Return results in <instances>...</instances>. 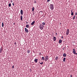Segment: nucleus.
Listing matches in <instances>:
<instances>
[{"instance_id":"obj_8","label":"nucleus","mask_w":77,"mask_h":77,"mask_svg":"<svg viewBox=\"0 0 77 77\" xmlns=\"http://www.w3.org/2000/svg\"><path fill=\"white\" fill-rule=\"evenodd\" d=\"M20 14L22 15H23V10H21L20 11Z\"/></svg>"},{"instance_id":"obj_15","label":"nucleus","mask_w":77,"mask_h":77,"mask_svg":"<svg viewBox=\"0 0 77 77\" xmlns=\"http://www.w3.org/2000/svg\"><path fill=\"white\" fill-rule=\"evenodd\" d=\"M39 63H40V64H41V65H42L43 64V62L40 61L39 62Z\"/></svg>"},{"instance_id":"obj_18","label":"nucleus","mask_w":77,"mask_h":77,"mask_svg":"<svg viewBox=\"0 0 77 77\" xmlns=\"http://www.w3.org/2000/svg\"><path fill=\"white\" fill-rule=\"evenodd\" d=\"M3 26H4V23L2 22V26L3 27Z\"/></svg>"},{"instance_id":"obj_34","label":"nucleus","mask_w":77,"mask_h":77,"mask_svg":"<svg viewBox=\"0 0 77 77\" xmlns=\"http://www.w3.org/2000/svg\"><path fill=\"white\" fill-rule=\"evenodd\" d=\"M42 60H44V58H42Z\"/></svg>"},{"instance_id":"obj_30","label":"nucleus","mask_w":77,"mask_h":77,"mask_svg":"<svg viewBox=\"0 0 77 77\" xmlns=\"http://www.w3.org/2000/svg\"><path fill=\"white\" fill-rule=\"evenodd\" d=\"M16 44H17V43L15 42V43H14V45H16Z\"/></svg>"},{"instance_id":"obj_37","label":"nucleus","mask_w":77,"mask_h":77,"mask_svg":"<svg viewBox=\"0 0 77 77\" xmlns=\"http://www.w3.org/2000/svg\"><path fill=\"white\" fill-rule=\"evenodd\" d=\"M15 23H13L14 25H15Z\"/></svg>"},{"instance_id":"obj_14","label":"nucleus","mask_w":77,"mask_h":77,"mask_svg":"<svg viewBox=\"0 0 77 77\" xmlns=\"http://www.w3.org/2000/svg\"><path fill=\"white\" fill-rule=\"evenodd\" d=\"M63 56H64V57H66V54L65 53H64L63 54Z\"/></svg>"},{"instance_id":"obj_44","label":"nucleus","mask_w":77,"mask_h":77,"mask_svg":"<svg viewBox=\"0 0 77 77\" xmlns=\"http://www.w3.org/2000/svg\"><path fill=\"white\" fill-rule=\"evenodd\" d=\"M56 58H57V57H56Z\"/></svg>"},{"instance_id":"obj_21","label":"nucleus","mask_w":77,"mask_h":77,"mask_svg":"<svg viewBox=\"0 0 77 77\" xmlns=\"http://www.w3.org/2000/svg\"><path fill=\"white\" fill-rule=\"evenodd\" d=\"M75 16L74 15L73 18V20H75Z\"/></svg>"},{"instance_id":"obj_28","label":"nucleus","mask_w":77,"mask_h":77,"mask_svg":"<svg viewBox=\"0 0 77 77\" xmlns=\"http://www.w3.org/2000/svg\"><path fill=\"white\" fill-rule=\"evenodd\" d=\"M41 53L40 52L39 53V55H41Z\"/></svg>"},{"instance_id":"obj_33","label":"nucleus","mask_w":77,"mask_h":77,"mask_svg":"<svg viewBox=\"0 0 77 77\" xmlns=\"http://www.w3.org/2000/svg\"><path fill=\"white\" fill-rule=\"evenodd\" d=\"M55 34L56 35H57V33H56V34Z\"/></svg>"},{"instance_id":"obj_24","label":"nucleus","mask_w":77,"mask_h":77,"mask_svg":"<svg viewBox=\"0 0 77 77\" xmlns=\"http://www.w3.org/2000/svg\"><path fill=\"white\" fill-rule=\"evenodd\" d=\"M65 58H64L63 59V61L65 62Z\"/></svg>"},{"instance_id":"obj_38","label":"nucleus","mask_w":77,"mask_h":77,"mask_svg":"<svg viewBox=\"0 0 77 77\" xmlns=\"http://www.w3.org/2000/svg\"><path fill=\"white\" fill-rule=\"evenodd\" d=\"M77 12H76V13H75V15H77Z\"/></svg>"},{"instance_id":"obj_26","label":"nucleus","mask_w":77,"mask_h":77,"mask_svg":"<svg viewBox=\"0 0 77 77\" xmlns=\"http://www.w3.org/2000/svg\"><path fill=\"white\" fill-rule=\"evenodd\" d=\"M50 2V0H48L47 2Z\"/></svg>"},{"instance_id":"obj_29","label":"nucleus","mask_w":77,"mask_h":77,"mask_svg":"<svg viewBox=\"0 0 77 77\" xmlns=\"http://www.w3.org/2000/svg\"><path fill=\"white\" fill-rule=\"evenodd\" d=\"M63 36H62L61 37V38H62V39H63Z\"/></svg>"},{"instance_id":"obj_19","label":"nucleus","mask_w":77,"mask_h":77,"mask_svg":"<svg viewBox=\"0 0 77 77\" xmlns=\"http://www.w3.org/2000/svg\"><path fill=\"white\" fill-rule=\"evenodd\" d=\"M9 7H11V4L9 3L8 5Z\"/></svg>"},{"instance_id":"obj_12","label":"nucleus","mask_w":77,"mask_h":77,"mask_svg":"<svg viewBox=\"0 0 77 77\" xmlns=\"http://www.w3.org/2000/svg\"><path fill=\"white\" fill-rule=\"evenodd\" d=\"M62 40L60 39L59 40V44H61V43H62Z\"/></svg>"},{"instance_id":"obj_25","label":"nucleus","mask_w":77,"mask_h":77,"mask_svg":"<svg viewBox=\"0 0 77 77\" xmlns=\"http://www.w3.org/2000/svg\"><path fill=\"white\" fill-rule=\"evenodd\" d=\"M34 3H36V1L35 0L34 1Z\"/></svg>"},{"instance_id":"obj_42","label":"nucleus","mask_w":77,"mask_h":77,"mask_svg":"<svg viewBox=\"0 0 77 77\" xmlns=\"http://www.w3.org/2000/svg\"><path fill=\"white\" fill-rule=\"evenodd\" d=\"M42 58H44V57H42Z\"/></svg>"},{"instance_id":"obj_4","label":"nucleus","mask_w":77,"mask_h":77,"mask_svg":"<svg viewBox=\"0 0 77 77\" xmlns=\"http://www.w3.org/2000/svg\"><path fill=\"white\" fill-rule=\"evenodd\" d=\"M25 31L26 32V33H28V32H29V31H28V29L27 28H25Z\"/></svg>"},{"instance_id":"obj_3","label":"nucleus","mask_w":77,"mask_h":77,"mask_svg":"<svg viewBox=\"0 0 77 77\" xmlns=\"http://www.w3.org/2000/svg\"><path fill=\"white\" fill-rule=\"evenodd\" d=\"M75 48H74L73 49V53L74 54H75Z\"/></svg>"},{"instance_id":"obj_10","label":"nucleus","mask_w":77,"mask_h":77,"mask_svg":"<svg viewBox=\"0 0 77 77\" xmlns=\"http://www.w3.org/2000/svg\"><path fill=\"white\" fill-rule=\"evenodd\" d=\"M35 21H33L31 23V25H32H32H33V24H35Z\"/></svg>"},{"instance_id":"obj_36","label":"nucleus","mask_w":77,"mask_h":77,"mask_svg":"<svg viewBox=\"0 0 77 77\" xmlns=\"http://www.w3.org/2000/svg\"><path fill=\"white\" fill-rule=\"evenodd\" d=\"M39 13H42V11L39 12Z\"/></svg>"},{"instance_id":"obj_7","label":"nucleus","mask_w":77,"mask_h":77,"mask_svg":"<svg viewBox=\"0 0 77 77\" xmlns=\"http://www.w3.org/2000/svg\"><path fill=\"white\" fill-rule=\"evenodd\" d=\"M2 51H3V48H2V47H1L0 50V53H2Z\"/></svg>"},{"instance_id":"obj_2","label":"nucleus","mask_w":77,"mask_h":77,"mask_svg":"<svg viewBox=\"0 0 77 77\" xmlns=\"http://www.w3.org/2000/svg\"><path fill=\"white\" fill-rule=\"evenodd\" d=\"M50 9L51 10V11H52V10H53L54 9V5L53 4H50Z\"/></svg>"},{"instance_id":"obj_9","label":"nucleus","mask_w":77,"mask_h":77,"mask_svg":"<svg viewBox=\"0 0 77 77\" xmlns=\"http://www.w3.org/2000/svg\"><path fill=\"white\" fill-rule=\"evenodd\" d=\"M72 11H73L72 9V10H71V15H73V14H73V13H74V12H72Z\"/></svg>"},{"instance_id":"obj_27","label":"nucleus","mask_w":77,"mask_h":77,"mask_svg":"<svg viewBox=\"0 0 77 77\" xmlns=\"http://www.w3.org/2000/svg\"><path fill=\"white\" fill-rule=\"evenodd\" d=\"M12 68L14 69V66H12Z\"/></svg>"},{"instance_id":"obj_32","label":"nucleus","mask_w":77,"mask_h":77,"mask_svg":"<svg viewBox=\"0 0 77 77\" xmlns=\"http://www.w3.org/2000/svg\"><path fill=\"white\" fill-rule=\"evenodd\" d=\"M12 5H13V6H14V3H12Z\"/></svg>"},{"instance_id":"obj_1","label":"nucleus","mask_w":77,"mask_h":77,"mask_svg":"<svg viewBox=\"0 0 77 77\" xmlns=\"http://www.w3.org/2000/svg\"><path fill=\"white\" fill-rule=\"evenodd\" d=\"M44 26L41 24H40L39 26V27L40 28L41 30H43L44 29Z\"/></svg>"},{"instance_id":"obj_13","label":"nucleus","mask_w":77,"mask_h":77,"mask_svg":"<svg viewBox=\"0 0 77 77\" xmlns=\"http://www.w3.org/2000/svg\"><path fill=\"white\" fill-rule=\"evenodd\" d=\"M20 20H21V21L23 20V16L22 15H21L20 16Z\"/></svg>"},{"instance_id":"obj_20","label":"nucleus","mask_w":77,"mask_h":77,"mask_svg":"<svg viewBox=\"0 0 77 77\" xmlns=\"http://www.w3.org/2000/svg\"><path fill=\"white\" fill-rule=\"evenodd\" d=\"M42 24H43V25H45V22H43L42 23Z\"/></svg>"},{"instance_id":"obj_16","label":"nucleus","mask_w":77,"mask_h":77,"mask_svg":"<svg viewBox=\"0 0 77 77\" xmlns=\"http://www.w3.org/2000/svg\"><path fill=\"white\" fill-rule=\"evenodd\" d=\"M35 10V8L34 7H32V11H34V10Z\"/></svg>"},{"instance_id":"obj_40","label":"nucleus","mask_w":77,"mask_h":77,"mask_svg":"<svg viewBox=\"0 0 77 77\" xmlns=\"http://www.w3.org/2000/svg\"><path fill=\"white\" fill-rule=\"evenodd\" d=\"M70 77H72V75H70Z\"/></svg>"},{"instance_id":"obj_43","label":"nucleus","mask_w":77,"mask_h":77,"mask_svg":"<svg viewBox=\"0 0 77 77\" xmlns=\"http://www.w3.org/2000/svg\"><path fill=\"white\" fill-rule=\"evenodd\" d=\"M56 59H57V58H55Z\"/></svg>"},{"instance_id":"obj_41","label":"nucleus","mask_w":77,"mask_h":77,"mask_svg":"<svg viewBox=\"0 0 77 77\" xmlns=\"http://www.w3.org/2000/svg\"><path fill=\"white\" fill-rule=\"evenodd\" d=\"M26 24H28V23L26 22Z\"/></svg>"},{"instance_id":"obj_22","label":"nucleus","mask_w":77,"mask_h":77,"mask_svg":"<svg viewBox=\"0 0 77 77\" xmlns=\"http://www.w3.org/2000/svg\"><path fill=\"white\" fill-rule=\"evenodd\" d=\"M30 52V50H28V51H27L28 53H29Z\"/></svg>"},{"instance_id":"obj_23","label":"nucleus","mask_w":77,"mask_h":77,"mask_svg":"<svg viewBox=\"0 0 77 77\" xmlns=\"http://www.w3.org/2000/svg\"><path fill=\"white\" fill-rule=\"evenodd\" d=\"M47 60H48V58H46L45 59V61H47Z\"/></svg>"},{"instance_id":"obj_31","label":"nucleus","mask_w":77,"mask_h":77,"mask_svg":"<svg viewBox=\"0 0 77 77\" xmlns=\"http://www.w3.org/2000/svg\"><path fill=\"white\" fill-rule=\"evenodd\" d=\"M48 56H46V57H45V58H48Z\"/></svg>"},{"instance_id":"obj_11","label":"nucleus","mask_w":77,"mask_h":77,"mask_svg":"<svg viewBox=\"0 0 77 77\" xmlns=\"http://www.w3.org/2000/svg\"><path fill=\"white\" fill-rule=\"evenodd\" d=\"M56 38L55 37H54L53 38V40L54 41H56Z\"/></svg>"},{"instance_id":"obj_17","label":"nucleus","mask_w":77,"mask_h":77,"mask_svg":"<svg viewBox=\"0 0 77 77\" xmlns=\"http://www.w3.org/2000/svg\"><path fill=\"white\" fill-rule=\"evenodd\" d=\"M26 27L27 28H29V26L28 25H26Z\"/></svg>"},{"instance_id":"obj_6","label":"nucleus","mask_w":77,"mask_h":77,"mask_svg":"<svg viewBox=\"0 0 77 77\" xmlns=\"http://www.w3.org/2000/svg\"><path fill=\"white\" fill-rule=\"evenodd\" d=\"M68 34H69V29H68L66 31V35H68Z\"/></svg>"},{"instance_id":"obj_39","label":"nucleus","mask_w":77,"mask_h":77,"mask_svg":"<svg viewBox=\"0 0 77 77\" xmlns=\"http://www.w3.org/2000/svg\"><path fill=\"white\" fill-rule=\"evenodd\" d=\"M75 54H77V53H75Z\"/></svg>"},{"instance_id":"obj_5","label":"nucleus","mask_w":77,"mask_h":77,"mask_svg":"<svg viewBox=\"0 0 77 77\" xmlns=\"http://www.w3.org/2000/svg\"><path fill=\"white\" fill-rule=\"evenodd\" d=\"M38 58H35V59L34 60V61L35 63H37L38 62Z\"/></svg>"},{"instance_id":"obj_35","label":"nucleus","mask_w":77,"mask_h":77,"mask_svg":"<svg viewBox=\"0 0 77 77\" xmlns=\"http://www.w3.org/2000/svg\"><path fill=\"white\" fill-rule=\"evenodd\" d=\"M11 3H12V0H11Z\"/></svg>"}]
</instances>
